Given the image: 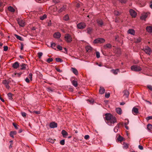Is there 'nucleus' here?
Here are the masks:
<instances>
[{
  "label": "nucleus",
  "instance_id": "35",
  "mask_svg": "<svg viewBox=\"0 0 152 152\" xmlns=\"http://www.w3.org/2000/svg\"><path fill=\"white\" fill-rule=\"evenodd\" d=\"M117 140L118 141L121 142L123 140L124 138L121 135H119L117 137Z\"/></svg>",
  "mask_w": 152,
  "mask_h": 152
},
{
  "label": "nucleus",
  "instance_id": "9",
  "mask_svg": "<svg viewBox=\"0 0 152 152\" xmlns=\"http://www.w3.org/2000/svg\"><path fill=\"white\" fill-rule=\"evenodd\" d=\"M129 12L133 18H135L137 15V13L135 11L131 9L129 10Z\"/></svg>",
  "mask_w": 152,
  "mask_h": 152
},
{
  "label": "nucleus",
  "instance_id": "15",
  "mask_svg": "<svg viewBox=\"0 0 152 152\" xmlns=\"http://www.w3.org/2000/svg\"><path fill=\"white\" fill-rule=\"evenodd\" d=\"M146 30L149 33L152 32V26H147L146 28Z\"/></svg>",
  "mask_w": 152,
  "mask_h": 152
},
{
  "label": "nucleus",
  "instance_id": "56",
  "mask_svg": "<svg viewBox=\"0 0 152 152\" xmlns=\"http://www.w3.org/2000/svg\"><path fill=\"white\" fill-rule=\"evenodd\" d=\"M88 101L91 104H93L94 102V100L93 99H88Z\"/></svg>",
  "mask_w": 152,
  "mask_h": 152
},
{
  "label": "nucleus",
  "instance_id": "55",
  "mask_svg": "<svg viewBox=\"0 0 152 152\" xmlns=\"http://www.w3.org/2000/svg\"><path fill=\"white\" fill-rule=\"evenodd\" d=\"M146 119L147 121H148L152 119V116H149L147 117L146 118Z\"/></svg>",
  "mask_w": 152,
  "mask_h": 152
},
{
  "label": "nucleus",
  "instance_id": "50",
  "mask_svg": "<svg viewBox=\"0 0 152 152\" xmlns=\"http://www.w3.org/2000/svg\"><path fill=\"white\" fill-rule=\"evenodd\" d=\"M21 114L22 115L23 117H26V115H27L26 113L24 112H22L21 113Z\"/></svg>",
  "mask_w": 152,
  "mask_h": 152
},
{
  "label": "nucleus",
  "instance_id": "27",
  "mask_svg": "<svg viewBox=\"0 0 152 152\" xmlns=\"http://www.w3.org/2000/svg\"><path fill=\"white\" fill-rule=\"evenodd\" d=\"M8 10L9 11L12 12H14L15 11L14 9L11 6L8 7Z\"/></svg>",
  "mask_w": 152,
  "mask_h": 152
},
{
  "label": "nucleus",
  "instance_id": "22",
  "mask_svg": "<svg viewBox=\"0 0 152 152\" xmlns=\"http://www.w3.org/2000/svg\"><path fill=\"white\" fill-rule=\"evenodd\" d=\"M73 72L75 75H77L78 74V71L77 69L74 68H71Z\"/></svg>",
  "mask_w": 152,
  "mask_h": 152
},
{
  "label": "nucleus",
  "instance_id": "32",
  "mask_svg": "<svg viewBox=\"0 0 152 152\" xmlns=\"http://www.w3.org/2000/svg\"><path fill=\"white\" fill-rule=\"evenodd\" d=\"M86 49L87 52H90L91 51L92 48L89 46H87L86 47Z\"/></svg>",
  "mask_w": 152,
  "mask_h": 152
},
{
  "label": "nucleus",
  "instance_id": "47",
  "mask_svg": "<svg viewBox=\"0 0 152 152\" xmlns=\"http://www.w3.org/2000/svg\"><path fill=\"white\" fill-rule=\"evenodd\" d=\"M96 57L97 58H99L100 57V53L99 52H96Z\"/></svg>",
  "mask_w": 152,
  "mask_h": 152
},
{
  "label": "nucleus",
  "instance_id": "42",
  "mask_svg": "<svg viewBox=\"0 0 152 152\" xmlns=\"http://www.w3.org/2000/svg\"><path fill=\"white\" fill-rule=\"evenodd\" d=\"M48 141L52 143H53L54 142V140H53L51 138H49L48 139Z\"/></svg>",
  "mask_w": 152,
  "mask_h": 152
},
{
  "label": "nucleus",
  "instance_id": "3",
  "mask_svg": "<svg viewBox=\"0 0 152 152\" xmlns=\"http://www.w3.org/2000/svg\"><path fill=\"white\" fill-rule=\"evenodd\" d=\"M131 69L134 71L138 72L141 70L142 69L140 66L135 65L131 67Z\"/></svg>",
  "mask_w": 152,
  "mask_h": 152
},
{
  "label": "nucleus",
  "instance_id": "5",
  "mask_svg": "<svg viewBox=\"0 0 152 152\" xmlns=\"http://www.w3.org/2000/svg\"><path fill=\"white\" fill-rule=\"evenodd\" d=\"M143 50L145 53H146L150 55L151 52L152 50L149 47L146 46L145 48H143Z\"/></svg>",
  "mask_w": 152,
  "mask_h": 152
},
{
  "label": "nucleus",
  "instance_id": "61",
  "mask_svg": "<svg viewBox=\"0 0 152 152\" xmlns=\"http://www.w3.org/2000/svg\"><path fill=\"white\" fill-rule=\"evenodd\" d=\"M89 136L88 135H86L84 136V138L86 140L88 139L89 138Z\"/></svg>",
  "mask_w": 152,
  "mask_h": 152
},
{
  "label": "nucleus",
  "instance_id": "2",
  "mask_svg": "<svg viewBox=\"0 0 152 152\" xmlns=\"http://www.w3.org/2000/svg\"><path fill=\"white\" fill-rule=\"evenodd\" d=\"M64 38L65 41L68 43L71 42L72 41V38L71 36L69 34H65Z\"/></svg>",
  "mask_w": 152,
  "mask_h": 152
},
{
  "label": "nucleus",
  "instance_id": "28",
  "mask_svg": "<svg viewBox=\"0 0 152 152\" xmlns=\"http://www.w3.org/2000/svg\"><path fill=\"white\" fill-rule=\"evenodd\" d=\"M66 6H64L61 8H60L58 11L59 12H61L64 10L66 9Z\"/></svg>",
  "mask_w": 152,
  "mask_h": 152
},
{
  "label": "nucleus",
  "instance_id": "7",
  "mask_svg": "<svg viewBox=\"0 0 152 152\" xmlns=\"http://www.w3.org/2000/svg\"><path fill=\"white\" fill-rule=\"evenodd\" d=\"M106 121H108L110 120L111 118H113V115L110 113H106L105 115Z\"/></svg>",
  "mask_w": 152,
  "mask_h": 152
},
{
  "label": "nucleus",
  "instance_id": "23",
  "mask_svg": "<svg viewBox=\"0 0 152 152\" xmlns=\"http://www.w3.org/2000/svg\"><path fill=\"white\" fill-rule=\"evenodd\" d=\"M147 128L148 130L151 132L152 130V125L151 124H149L147 125Z\"/></svg>",
  "mask_w": 152,
  "mask_h": 152
},
{
  "label": "nucleus",
  "instance_id": "64",
  "mask_svg": "<svg viewBox=\"0 0 152 152\" xmlns=\"http://www.w3.org/2000/svg\"><path fill=\"white\" fill-rule=\"evenodd\" d=\"M139 148L141 150H142L143 149V148L142 146L141 145H139L138 146Z\"/></svg>",
  "mask_w": 152,
  "mask_h": 152
},
{
  "label": "nucleus",
  "instance_id": "44",
  "mask_svg": "<svg viewBox=\"0 0 152 152\" xmlns=\"http://www.w3.org/2000/svg\"><path fill=\"white\" fill-rule=\"evenodd\" d=\"M141 41V38H139L137 39L135 41L136 43H138L140 42Z\"/></svg>",
  "mask_w": 152,
  "mask_h": 152
},
{
  "label": "nucleus",
  "instance_id": "40",
  "mask_svg": "<svg viewBox=\"0 0 152 152\" xmlns=\"http://www.w3.org/2000/svg\"><path fill=\"white\" fill-rule=\"evenodd\" d=\"M43 55V53L42 52H39L38 53V57L39 58H41L42 56Z\"/></svg>",
  "mask_w": 152,
  "mask_h": 152
},
{
  "label": "nucleus",
  "instance_id": "63",
  "mask_svg": "<svg viewBox=\"0 0 152 152\" xmlns=\"http://www.w3.org/2000/svg\"><path fill=\"white\" fill-rule=\"evenodd\" d=\"M25 80L27 83H29L30 82V80L28 77H26L25 79Z\"/></svg>",
  "mask_w": 152,
  "mask_h": 152
},
{
  "label": "nucleus",
  "instance_id": "31",
  "mask_svg": "<svg viewBox=\"0 0 152 152\" xmlns=\"http://www.w3.org/2000/svg\"><path fill=\"white\" fill-rule=\"evenodd\" d=\"M16 134V132L15 131L11 132L10 133V135L12 138H14V135Z\"/></svg>",
  "mask_w": 152,
  "mask_h": 152
},
{
  "label": "nucleus",
  "instance_id": "43",
  "mask_svg": "<svg viewBox=\"0 0 152 152\" xmlns=\"http://www.w3.org/2000/svg\"><path fill=\"white\" fill-rule=\"evenodd\" d=\"M22 74V73H21V72L19 73H15V74L14 75V76L13 75V76H15V75H16V76H17L18 77H19Z\"/></svg>",
  "mask_w": 152,
  "mask_h": 152
},
{
  "label": "nucleus",
  "instance_id": "54",
  "mask_svg": "<svg viewBox=\"0 0 152 152\" xmlns=\"http://www.w3.org/2000/svg\"><path fill=\"white\" fill-rule=\"evenodd\" d=\"M118 128H117L116 126H115L114 129V131L116 133L118 132Z\"/></svg>",
  "mask_w": 152,
  "mask_h": 152
},
{
  "label": "nucleus",
  "instance_id": "62",
  "mask_svg": "<svg viewBox=\"0 0 152 152\" xmlns=\"http://www.w3.org/2000/svg\"><path fill=\"white\" fill-rule=\"evenodd\" d=\"M56 45V44L55 43H51V47L53 48L55 47Z\"/></svg>",
  "mask_w": 152,
  "mask_h": 152
},
{
  "label": "nucleus",
  "instance_id": "33",
  "mask_svg": "<svg viewBox=\"0 0 152 152\" xmlns=\"http://www.w3.org/2000/svg\"><path fill=\"white\" fill-rule=\"evenodd\" d=\"M72 85L75 87H76L77 86V82L75 80H73L72 82Z\"/></svg>",
  "mask_w": 152,
  "mask_h": 152
},
{
  "label": "nucleus",
  "instance_id": "37",
  "mask_svg": "<svg viewBox=\"0 0 152 152\" xmlns=\"http://www.w3.org/2000/svg\"><path fill=\"white\" fill-rule=\"evenodd\" d=\"M7 96L9 97V99H10L11 100H12V94L11 93H9L7 94Z\"/></svg>",
  "mask_w": 152,
  "mask_h": 152
},
{
  "label": "nucleus",
  "instance_id": "18",
  "mask_svg": "<svg viewBox=\"0 0 152 152\" xmlns=\"http://www.w3.org/2000/svg\"><path fill=\"white\" fill-rule=\"evenodd\" d=\"M111 72L115 75H117L118 72H119V70L118 69H112Z\"/></svg>",
  "mask_w": 152,
  "mask_h": 152
},
{
  "label": "nucleus",
  "instance_id": "25",
  "mask_svg": "<svg viewBox=\"0 0 152 152\" xmlns=\"http://www.w3.org/2000/svg\"><path fill=\"white\" fill-rule=\"evenodd\" d=\"M124 93V95L126 96V97H128L129 93V91L127 90H125L123 91Z\"/></svg>",
  "mask_w": 152,
  "mask_h": 152
},
{
  "label": "nucleus",
  "instance_id": "51",
  "mask_svg": "<svg viewBox=\"0 0 152 152\" xmlns=\"http://www.w3.org/2000/svg\"><path fill=\"white\" fill-rule=\"evenodd\" d=\"M110 96V94L109 93H105V96L106 98H108Z\"/></svg>",
  "mask_w": 152,
  "mask_h": 152
},
{
  "label": "nucleus",
  "instance_id": "14",
  "mask_svg": "<svg viewBox=\"0 0 152 152\" xmlns=\"http://www.w3.org/2000/svg\"><path fill=\"white\" fill-rule=\"evenodd\" d=\"M18 22L21 26L23 27L25 26V22L23 20H20L18 21Z\"/></svg>",
  "mask_w": 152,
  "mask_h": 152
},
{
  "label": "nucleus",
  "instance_id": "24",
  "mask_svg": "<svg viewBox=\"0 0 152 152\" xmlns=\"http://www.w3.org/2000/svg\"><path fill=\"white\" fill-rule=\"evenodd\" d=\"M147 17V13L143 14L141 17V19L142 20H145Z\"/></svg>",
  "mask_w": 152,
  "mask_h": 152
},
{
  "label": "nucleus",
  "instance_id": "20",
  "mask_svg": "<svg viewBox=\"0 0 152 152\" xmlns=\"http://www.w3.org/2000/svg\"><path fill=\"white\" fill-rule=\"evenodd\" d=\"M128 33L133 35H134L135 34V31L132 29H129L128 31Z\"/></svg>",
  "mask_w": 152,
  "mask_h": 152
},
{
  "label": "nucleus",
  "instance_id": "57",
  "mask_svg": "<svg viewBox=\"0 0 152 152\" xmlns=\"http://www.w3.org/2000/svg\"><path fill=\"white\" fill-rule=\"evenodd\" d=\"M32 74L31 73H30L28 77L31 81L32 80Z\"/></svg>",
  "mask_w": 152,
  "mask_h": 152
},
{
  "label": "nucleus",
  "instance_id": "53",
  "mask_svg": "<svg viewBox=\"0 0 152 152\" xmlns=\"http://www.w3.org/2000/svg\"><path fill=\"white\" fill-rule=\"evenodd\" d=\"M114 14L116 15H119L120 14V13L117 11H115L114 12Z\"/></svg>",
  "mask_w": 152,
  "mask_h": 152
},
{
  "label": "nucleus",
  "instance_id": "21",
  "mask_svg": "<svg viewBox=\"0 0 152 152\" xmlns=\"http://www.w3.org/2000/svg\"><path fill=\"white\" fill-rule=\"evenodd\" d=\"M97 22L99 25L100 26H102L103 25V22L102 20H97Z\"/></svg>",
  "mask_w": 152,
  "mask_h": 152
},
{
  "label": "nucleus",
  "instance_id": "17",
  "mask_svg": "<svg viewBox=\"0 0 152 152\" xmlns=\"http://www.w3.org/2000/svg\"><path fill=\"white\" fill-rule=\"evenodd\" d=\"M105 91V90L103 87H100L99 90V93L101 94H103Z\"/></svg>",
  "mask_w": 152,
  "mask_h": 152
},
{
  "label": "nucleus",
  "instance_id": "11",
  "mask_svg": "<svg viewBox=\"0 0 152 152\" xmlns=\"http://www.w3.org/2000/svg\"><path fill=\"white\" fill-rule=\"evenodd\" d=\"M54 38L56 39L59 38L61 37V34L59 32H56L54 33L53 35Z\"/></svg>",
  "mask_w": 152,
  "mask_h": 152
},
{
  "label": "nucleus",
  "instance_id": "26",
  "mask_svg": "<svg viewBox=\"0 0 152 152\" xmlns=\"http://www.w3.org/2000/svg\"><path fill=\"white\" fill-rule=\"evenodd\" d=\"M104 47L105 48H110L112 47V45L108 43L104 45Z\"/></svg>",
  "mask_w": 152,
  "mask_h": 152
},
{
  "label": "nucleus",
  "instance_id": "45",
  "mask_svg": "<svg viewBox=\"0 0 152 152\" xmlns=\"http://www.w3.org/2000/svg\"><path fill=\"white\" fill-rule=\"evenodd\" d=\"M56 60L57 62H61L62 61L61 58H56Z\"/></svg>",
  "mask_w": 152,
  "mask_h": 152
},
{
  "label": "nucleus",
  "instance_id": "6",
  "mask_svg": "<svg viewBox=\"0 0 152 152\" xmlns=\"http://www.w3.org/2000/svg\"><path fill=\"white\" fill-rule=\"evenodd\" d=\"M77 26L78 28L82 29L85 28L86 26V25L85 23L81 22L78 24L77 25Z\"/></svg>",
  "mask_w": 152,
  "mask_h": 152
},
{
  "label": "nucleus",
  "instance_id": "12",
  "mask_svg": "<svg viewBox=\"0 0 152 152\" xmlns=\"http://www.w3.org/2000/svg\"><path fill=\"white\" fill-rule=\"evenodd\" d=\"M139 112L138 109L135 107H134L132 110V113L134 115H137Z\"/></svg>",
  "mask_w": 152,
  "mask_h": 152
},
{
  "label": "nucleus",
  "instance_id": "41",
  "mask_svg": "<svg viewBox=\"0 0 152 152\" xmlns=\"http://www.w3.org/2000/svg\"><path fill=\"white\" fill-rule=\"evenodd\" d=\"M14 126L15 128L16 129H18V126H19L17 125V124H15V123H13L12 124Z\"/></svg>",
  "mask_w": 152,
  "mask_h": 152
},
{
  "label": "nucleus",
  "instance_id": "46",
  "mask_svg": "<svg viewBox=\"0 0 152 152\" xmlns=\"http://www.w3.org/2000/svg\"><path fill=\"white\" fill-rule=\"evenodd\" d=\"M121 3H125L126 1L127 0H118Z\"/></svg>",
  "mask_w": 152,
  "mask_h": 152
},
{
  "label": "nucleus",
  "instance_id": "48",
  "mask_svg": "<svg viewBox=\"0 0 152 152\" xmlns=\"http://www.w3.org/2000/svg\"><path fill=\"white\" fill-rule=\"evenodd\" d=\"M33 114L35 113L37 114H39L40 113V112L39 111H34L32 112Z\"/></svg>",
  "mask_w": 152,
  "mask_h": 152
},
{
  "label": "nucleus",
  "instance_id": "36",
  "mask_svg": "<svg viewBox=\"0 0 152 152\" xmlns=\"http://www.w3.org/2000/svg\"><path fill=\"white\" fill-rule=\"evenodd\" d=\"M47 18V15L46 14H44L42 16H41L40 17V19L42 20H44Z\"/></svg>",
  "mask_w": 152,
  "mask_h": 152
},
{
  "label": "nucleus",
  "instance_id": "39",
  "mask_svg": "<svg viewBox=\"0 0 152 152\" xmlns=\"http://www.w3.org/2000/svg\"><path fill=\"white\" fill-rule=\"evenodd\" d=\"M128 148V145L127 143H125L124 142L123 144V148L124 149H127Z\"/></svg>",
  "mask_w": 152,
  "mask_h": 152
},
{
  "label": "nucleus",
  "instance_id": "49",
  "mask_svg": "<svg viewBox=\"0 0 152 152\" xmlns=\"http://www.w3.org/2000/svg\"><path fill=\"white\" fill-rule=\"evenodd\" d=\"M60 143L61 145H63L65 144V140H62L60 141Z\"/></svg>",
  "mask_w": 152,
  "mask_h": 152
},
{
  "label": "nucleus",
  "instance_id": "19",
  "mask_svg": "<svg viewBox=\"0 0 152 152\" xmlns=\"http://www.w3.org/2000/svg\"><path fill=\"white\" fill-rule=\"evenodd\" d=\"M116 111L117 113L119 115H121L122 113L121 109L119 108H117L116 109Z\"/></svg>",
  "mask_w": 152,
  "mask_h": 152
},
{
  "label": "nucleus",
  "instance_id": "16",
  "mask_svg": "<svg viewBox=\"0 0 152 152\" xmlns=\"http://www.w3.org/2000/svg\"><path fill=\"white\" fill-rule=\"evenodd\" d=\"M61 134H62L63 137H66V136L68 135V133L64 130L62 131Z\"/></svg>",
  "mask_w": 152,
  "mask_h": 152
},
{
  "label": "nucleus",
  "instance_id": "4",
  "mask_svg": "<svg viewBox=\"0 0 152 152\" xmlns=\"http://www.w3.org/2000/svg\"><path fill=\"white\" fill-rule=\"evenodd\" d=\"M105 41V40L102 38H97L94 41V43H103Z\"/></svg>",
  "mask_w": 152,
  "mask_h": 152
},
{
  "label": "nucleus",
  "instance_id": "10",
  "mask_svg": "<svg viewBox=\"0 0 152 152\" xmlns=\"http://www.w3.org/2000/svg\"><path fill=\"white\" fill-rule=\"evenodd\" d=\"M50 127L51 128H56L57 127V124L54 122H53L50 123Z\"/></svg>",
  "mask_w": 152,
  "mask_h": 152
},
{
  "label": "nucleus",
  "instance_id": "52",
  "mask_svg": "<svg viewBox=\"0 0 152 152\" xmlns=\"http://www.w3.org/2000/svg\"><path fill=\"white\" fill-rule=\"evenodd\" d=\"M53 61V59L52 58H49L47 59V61L48 63H49L50 62L52 61Z\"/></svg>",
  "mask_w": 152,
  "mask_h": 152
},
{
  "label": "nucleus",
  "instance_id": "60",
  "mask_svg": "<svg viewBox=\"0 0 152 152\" xmlns=\"http://www.w3.org/2000/svg\"><path fill=\"white\" fill-rule=\"evenodd\" d=\"M148 88L150 90L152 91V86L151 85H148L147 86Z\"/></svg>",
  "mask_w": 152,
  "mask_h": 152
},
{
  "label": "nucleus",
  "instance_id": "1",
  "mask_svg": "<svg viewBox=\"0 0 152 152\" xmlns=\"http://www.w3.org/2000/svg\"><path fill=\"white\" fill-rule=\"evenodd\" d=\"M110 120L108 121H105L107 124L109 126H112L113 124L117 122L116 118L113 115V118H111Z\"/></svg>",
  "mask_w": 152,
  "mask_h": 152
},
{
  "label": "nucleus",
  "instance_id": "34",
  "mask_svg": "<svg viewBox=\"0 0 152 152\" xmlns=\"http://www.w3.org/2000/svg\"><path fill=\"white\" fill-rule=\"evenodd\" d=\"M92 28H91L89 27L87 29V33L89 34H91L92 32Z\"/></svg>",
  "mask_w": 152,
  "mask_h": 152
},
{
  "label": "nucleus",
  "instance_id": "59",
  "mask_svg": "<svg viewBox=\"0 0 152 152\" xmlns=\"http://www.w3.org/2000/svg\"><path fill=\"white\" fill-rule=\"evenodd\" d=\"M57 48L58 49H59L60 50H61L62 49V47L60 46V45H58L57 47Z\"/></svg>",
  "mask_w": 152,
  "mask_h": 152
},
{
  "label": "nucleus",
  "instance_id": "8",
  "mask_svg": "<svg viewBox=\"0 0 152 152\" xmlns=\"http://www.w3.org/2000/svg\"><path fill=\"white\" fill-rule=\"evenodd\" d=\"M2 83L8 89L10 88V86L9 85V81H8L6 80H4L2 81Z\"/></svg>",
  "mask_w": 152,
  "mask_h": 152
},
{
  "label": "nucleus",
  "instance_id": "13",
  "mask_svg": "<svg viewBox=\"0 0 152 152\" xmlns=\"http://www.w3.org/2000/svg\"><path fill=\"white\" fill-rule=\"evenodd\" d=\"M19 63L17 61L13 63L12 65V66L14 69H17L19 67Z\"/></svg>",
  "mask_w": 152,
  "mask_h": 152
},
{
  "label": "nucleus",
  "instance_id": "58",
  "mask_svg": "<svg viewBox=\"0 0 152 152\" xmlns=\"http://www.w3.org/2000/svg\"><path fill=\"white\" fill-rule=\"evenodd\" d=\"M8 49V47L7 46H4V51H6Z\"/></svg>",
  "mask_w": 152,
  "mask_h": 152
},
{
  "label": "nucleus",
  "instance_id": "29",
  "mask_svg": "<svg viewBox=\"0 0 152 152\" xmlns=\"http://www.w3.org/2000/svg\"><path fill=\"white\" fill-rule=\"evenodd\" d=\"M27 66L26 64H23L22 65H20L21 67V68H20V69L21 70H24L25 69H26V66Z\"/></svg>",
  "mask_w": 152,
  "mask_h": 152
},
{
  "label": "nucleus",
  "instance_id": "30",
  "mask_svg": "<svg viewBox=\"0 0 152 152\" xmlns=\"http://www.w3.org/2000/svg\"><path fill=\"white\" fill-rule=\"evenodd\" d=\"M14 36H15V37H16V38L17 39H19V40H20V41L23 40V39L20 36H18L16 34H15Z\"/></svg>",
  "mask_w": 152,
  "mask_h": 152
},
{
  "label": "nucleus",
  "instance_id": "38",
  "mask_svg": "<svg viewBox=\"0 0 152 152\" xmlns=\"http://www.w3.org/2000/svg\"><path fill=\"white\" fill-rule=\"evenodd\" d=\"M63 19L65 20H67L69 19V17L68 15H65L63 18Z\"/></svg>",
  "mask_w": 152,
  "mask_h": 152
}]
</instances>
